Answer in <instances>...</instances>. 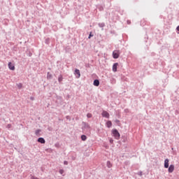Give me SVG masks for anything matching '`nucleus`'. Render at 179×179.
<instances>
[{"label":"nucleus","instance_id":"9d476101","mask_svg":"<svg viewBox=\"0 0 179 179\" xmlns=\"http://www.w3.org/2000/svg\"><path fill=\"white\" fill-rule=\"evenodd\" d=\"M106 166L107 167H108V169H111V167H113V164H111L110 161H108L106 163Z\"/></svg>","mask_w":179,"mask_h":179},{"label":"nucleus","instance_id":"4468645a","mask_svg":"<svg viewBox=\"0 0 179 179\" xmlns=\"http://www.w3.org/2000/svg\"><path fill=\"white\" fill-rule=\"evenodd\" d=\"M87 118H92V113H87Z\"/></svg>","mask_w":179,"mask_h":179},{"label":"nucleus","instance_id":"1a4fd4ad","mask_svg":"<svg viewBox=\"0 0 179 179\" xmlns=\"http://www.w3.org/2000/svg\"><path fill=\"white\" fill-rule=\"evenodd\" d=\"M100 85V81L99 80H94V86H99Z\"/></svg>","mask_w":179,"mask_h":179},{"label":"nucleus","instance_id":"a211bd4d","mask_svg":"<svg viewBox=\"0 0 179 179\" xmlns=\"http://www.w3.org/2000/svg\"><path fill=\"white\" fill-rule=\"evenodd\" d=\"M64 164H65L66 166H67V164H68V161H64Z\"/></svg>","mask_w":179,"mask_h":179},{"label":"nucleus","instance_id":"20e7f679","mask_svg":"<svg viewBox=\"0 0 179 179\" xmlns=\"http://www.w3.org/2000/svg\"><path fill=\"white\" fill-rule=\"evenodd\" d=\"M8 68L10 69V71H15V64H13L12 62H9Z\"/></svg>","mask_w":179,"mask_h":179},{"label":"nucleus","instance_id":"39448f33","mask_svg":"<svg viewBox=\"0 0 179 179\" xmlns=\"http://www.w3.org/2000/svg\"><path fill=\"white\" fill-rule=\"evenodd\" d=\"M168 171L169 173H173L174 171V165H170Z\"/></svg>","mask_w":179,"mask_h":179},{"label":"nucleus","instance_id":"f3484780","mask_svg":"<svg viewBox=\"0 0 179 179\" xmlns=\"http://www.w3.org/2000/svg\"><path fill=\"white\" fill-rule=\"evenodd\" d=\"M59 173H60L61 174H62V173H64V169H60V170H59Z\"/></svg>","mask_w":179,"mask_h":179},{"label":"nucleus","instance_id":"0eeeda50","mask_svg":"<svg viewBox=\"0 0 179 179\" xmlns=\"http://www.w3.org/2000/svg\"><path fill=\"white\" fill-rule=\"evenodd\" d=\"M106 127L108 128H111V127H113V123L111 122V121L108 120V122H106Z\"/></svg>","mask_w":179,"mask_h":179},{"label":"nucleus","instance_id":"f03ea898","mask_svg":"<svg viewBox=\"0 0 179 179\" xmlns=\"http://www.w3.org/2000/svg\"><path fill=\"white\" fill-rule=\"evenodd\" d=\"M113 57L115 59H117V58H119L120 57V51L119 50H115L113 52Z\"/></svg>","mask_w":179,"mask_h":179},{"label":"nucleus","instance_id":"6e6552de","mask_svg":"<svg viewBox=\"0 0 179 179\" xmlns=\"http://www.w3.org/2000/svg\"><path fill=\"white\" fill-rule=\"evenodd\" d=\"M164 167L165 169H169V159H166L164 161Z\"/></svg>","mask_w":179,"mask_h":179},{"label":"nucleus","instance_id":"7ed1b4c3","mask_svg":"<svg viewBox=\"0 0 179 179\" xmlns=\"http://www.w3.org/2000/svg\"><path fill=\"white\" fill-rule=\"evenodd\" d=\"M102 117L105 118H110V113L108 112L103 110L101 113Z\"/></svg>","mask_w":179,"mask_h":179},{"label":"nucleus","instance_id":"dca6fc26","mask_svg":"<svg viewBox=\"0 0 179 179\" xmlns=\"http://www.w3.org/2000/svg\"><path fill=\"white\" fill-rule=\"evenodd\" d=\"M91 37H93V35L92 34V33L90 34L88 38H91Z\"/></svg>","mask_w":179,"mask_h":179},{"label":"nucleus","instance_id":"f8f14e48","mask_svg":"<svg viewBox=\"0 0 179 179\" xmlns=\"http://www.w3.org/2000/svg\"><path fill=\"white\" fill-rule=\"evenodd\" d=\"M75 72L76 75H78L77 78H80V71H79V69H76Z\"/></svg>","mask_w":179,"mask_h":179},{"label":"nucleus","instance_id":"423d86ee","mask_svg":"<svg viewBox=\"0 0 179 179\" xmlns=\"http://www.w3.org/2000/svg\"><path fill=\"white\" fill-rule=\"evenodd\" d=\"M118 66V63H115L113 66V71L117 72V68Z\"/></svg>","mask_w":179,"mask_h":179},{"label":"nucleus","instance_id":"2eb2a0df","mask_svg":"<svg viewBox=\"0 0 179 179\" xmlns=\"http://www.w3.org/2000/svg\"><path fill=\"white\" fill-rule=\"evenodd\" d=\"M7 128L9 129L10 128H12V124H8L7 125Z\"/></svg>","mask_w":179,"mask_h":179},{"label":"nucleus","instance_id":"412c9836","mask_svg":"<svg viewBox=\"0 0 179 179\" xmlns=\"http://www.w3.org/2000/svg\"><path fill=\"white\" fill-rule=\"evenodd\" d=\"M39 131H40V130H37V131H36V134H38Z\"/></svg>","mask_w":179,"mask_h":179},{"label":"nucleus","instance_id":"6ab92c4d","mask_svg":"<svg viewBox=\"0 0 179 179\" xmlns=\"http://www.w3.org/2000/svg\"><path fill=\"white\" fill-rule=\"evenodd\" d=\"M62 80V78H59V82H61Z\"/></svg>","mask_w":179,"mask_h":179},{"label":"nucleus","instance_id":"4be33fe9","mask_svg":"<svg viewBox=\"0 0 179 179\" xmlns=\"http://www.w3.org/2000/svg\"><path fill=\"white\" fill-rule=\"evenodd\" d=\"M18 86L19 87H22V84H20Z\"/></svg>","mask_w":179,"mask_h":179},{"label":"nucleus","instance_id":"aec40b11","mask_svg":"<svg viewBox=\"0 0 179 179\" xmlns=\"http://www.w3.org/2000/svg\"><path fill=\"white\" fill-rule=\"evenodd\" d=\"M110 143H113V142H114V141L113 140H110Z\"/></svg>","mask_w":179,"mask_h":179},{"label":"nucleus","instance_id":"ddd939ff","mask_svg":"<svg viewBox=\"0 0 179 179\" xmlns=\"http://www.w3.org/2000/svg\"><path fill=\"white\" fill-rule=\"evenodd\" d=\"M81 139H82V141H86V139H87V137H86L85 135H83V136H81Z\"/></svg>","mask_w":179,"mask_h":179},{"label":"nucleus","instance_id":"f257e3e1","mask_svg":"<svg viewBox=\"0 0 179 179\" xmlns=\"http://www.w3.org/2000/svg\"><path fill=\"white\" fill-rule=\"evenodd\" d=\"M112 134H113V136H114L115 139H120V132H118V130H117L115 129H113Z\"/></svg>","mask_w":179,"mask_h":179},{"label":"nucleus","instance_id":"9b49d317","mask_svg":"<svg viewBox=\"0 0 179 179\" xmlns=\"http://www.w3.org/2000/svg\"><path fill=\"white\" fill-rule=\"evenodd\" d=\"M38 142H39L40 143H45V140H44L43 138H39L38 139Z\"/></svg>","mask_w":179,"mask_h":179}]
</instances>
